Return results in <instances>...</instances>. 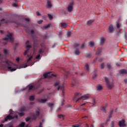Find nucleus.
<instances>
[{
	"label": "nucleus",
	"instance_id": "0eeeda50",
	"mask_svg": "<svg viewBox=\"0 0 127 127\" xmlns=\"http://www.w3.org/2000/svg\"><path fill=\"white\" fill-rule=\"evenodd\" d=\"M30 109H31V107H30L29 106H22L20 108L19 111L20 112H26L27 111L30 110Z\"/></svg>",
	"mask_w": 127,
	"mask_h": 127
},
{
	"label": "nucleus",
	"instance_id": "bf43d9fd",
	"mask_svg": "<svg viewBox=\"0 0 127 127\" xmlns=\"http://www.w3.org/2000/svg\"><path fill=\"white\" fill-rule=\"evenodd\" d=\"M104 61V58H101L99 60V62H102Z\"/></svg>",
	"mask_w": 127,
	"mask_h": 127
},
{
	"label": "nucleus",
	"instance_id": "bb28decb",
	"mask_svg": "<svg viewBox=\"0 0 127 127\" xmlns=\"http://www.w3.org/2000/svg\"><path fill=\"white\" fill-rule=\"evenodd\" d=\"M75 86H77V82H76V80H74L72 82L71 87H75Z\"/></svg>",
	"mask_w": 127,
	"mask_h": 127
},
{
	"label": "nucleus",
	"instance_id": "4be33fe9",
	"mask_svg": "<svg viewBox=\"0 0 127 127\" xmlns=\"http://www.w3.org/2000/svg\"><path fill=\"white\" fill-rule=\"evenodd\" d=\"M61 26L63 28H66V27H67V24H66V23H65V22H61Z\"/></svg>",
	"mask_w": 127,
	"mask_h": 127
},
{
	"label": "nucleus",
	"instance_id": "4468645a",
	"mask_svg": "<svg viewBox=\"0 0 127 127\" xmlns=\"http://www.w3.org/2000/svg\"><path fill=\"white\" fill-rule=\"evenodd\" d=\"M39 48V44H38L37 42L34 41L33 44V50L34 51H36L37 49Z\"/></svg>",
	"mask_w": 127,
	"mask_h": 127
},
{
	"label": "nucleus",
	"instance_id": "20e7f679",
	"mask_svg": "<svg viewBox=\"0 0 127 127\" xmlns=\"http://www.w3.org/2000/svg\"><path fill=\"white\" fill-rule=\"evenodd\" d=\"M105 82L106 83L107 87L110 90H112L113 88L114 87V83L113 82H110L109 81V78H108L107 77H105Z\"/></svg>",
	"mask_w": 127,
	"mask_h": 127
},
{
	"label": "nucleus",
	"instance_id": "9d476101",
	"mask_svg": "<svg viewBox=\"0 0 127 127\" xmlns=\"http://www.w3.org/2000/svg\"><path fill=\"white\" fill-rule=\"evenodd\" d=\"M118 125L120 127H127V124H126V120L125 119H122L121 121H120L119 122Z\"/></svg>",
	"mask_w": 127,
	"mask_h": 127
},
{
	"label": "nucleus",
	"instance_id": "72a5a7b5",
	"mask_svg": "<svg viewBox=\"0 0 127 127\" xmlns=\"http://www.w3.org/2000/svg\"><path fill=\"white\" fill-rule=\"evenodd\" d=\"M85 67H86L87 71H88V72H89V71L90 70V69L89 68V64H86Z\"/></svg>",
	"mask_w": 127,
	"mask_h": 127
},
{
	"label": "nucleus",
	"instance_id": "423d86ee",
	"mask_svg": "<svg viewBox=\"0 0 127 127\" xmlns=\"http://www.w3.org/2000/svg\"><path fill=\"white\" fill-rule=\"evenodd\" d=\"M29 41H27L25 44V46L27 50L25 51L24 53V55H26V54L28 53V52L29 51V49L31 48V46L29 45Z\"/></svg>",
	"mask_w": 127,
	"mask_h": 127
},
{
	"label": "nucleus",
	"instance_id": "79ce46f5",
	"mask_svg": "<svg viewBox=\"0 0 127 127\" xmlns=\"http://www.w3.org/2000/svg\"><path fill=\"white\" fill-rule=\"evenodd\" d=\"M62 34H63V32L62 31H61V32H59V37L60 38H62Z\"/></svg>",
	"mask_w": 127,
	"mask_h": 127
},
{
	"label": "nucleus",
	"instance_id": "1a4fd4ad",
	"mask_svg": "<svg viewBox=\"0 0 127 127\" xmlns=\"http://www.w3.org/2000/svg\"><path fill=\"white\" fill-rule=\"evenodd\" d=\"M74 4V1H71L69 3V5L67 7V10L68 12H72L73 10V5Z\"/></svg>",
	"mask_w": 127,
	"mask_h": 127
},
{
	"label": "nucleus",
	"instance_id": "49530a36",
	"mask_svg": "<svg viewBox=\"0 0 127 127\" xmlns=\"http://www.w3.org/2000/svg\"><path fill=\"white\" fill-rule=\"evenodd\" d=\"M107 67H108V69H112V66H111L110 64L108 63L107 64Z\"/></svg>",
	"mask_w": 127,
	"mask_h": 127
},
{
	"label": "nucleus",
	"instance_id": "8fccbe9b",
	"mask_svg": "<svg viewBox=\"0 0 127 127\" xmlns=\"http://www.w3.org/2000/svg\"><path fill=\"white\" fill-rule=\"evenodd\" d=\"M86 48V45H85V43L82 44L81 46V48L82 49H83V48Z\"/></svg>",
	"mask_w": 127,
	"mask_h": 127
},
{
	"label": "nucleus",
	"instance_id": "a19ab883",
	"mask_svg": "<svg viewBox=\"0 0 127 127\" xmlns=\"http://www.w3.org/2000/svg\"><path fill=\"white\" fill-rule=\"evenodd\" d=\"M3 52L4 55H7V53H8V52L6 49L3 50Z\"/></svg>",
	"mask_w": 127,
	"mask_h": 127
},
{
	"label": "nucleus",
	"instance_id": "7ed1b4c3",
	"mask_svg": "<svg viewBox=\"0 0 127 127\" xmlns=\"http://www.w3.org/2000/svg\"><path fill=\"white\" fill-rule=\"evenodd\" d=\"M4 63H5V64H6V65H7V66H8L7 69L8 70H9L10 71H11V72H13V71H15V70H16V68H12L11 67V65H12V63H11L9 61L6 60L4 61Z\"/></svg>",
	"mask_w": 127,
	"mask_h": 127
},
{
	"label": "nucleus",
	"instance_id": "4d7b16f0",
	"mask_svg": "<svg viewBox=\"0 0 127 127\" xmlns=\"http://www.w3.org/2000/svg\"><path fill=\"white\" fill-rule=\"evenodd\" d=\"M81 127H89L88 124H83Z\"/></svg>",
	"mask_w": 127,
	"mask_h": 127
},
{
	"label": "nucleus",
	"instance_id": "f257e3e1",
	"mask_svg": "<svg viewBox=\"0 0 127 127\" xmlns=\"http://www.w3.org/2000/svg\"><path fill=\"white\" fill-rule=\"evenodd\" d=\"M80 97V93H75L74 94V97L73 98V101H76V103H77V102H79V101H80V100H82V99H85L83 100V102H84V101H85V100H86V99H88V98H89V95H84L83 96H82L81 97ZM77 98H78V99L76 100V99H77Z\"/></svg>",
	"mask_w": 127,
	"mask_h": 127
},
{
	"label": "nucleus",
	"instance_id": "680f3d73",
	"mask_svg": "<svg viewBox=\"0 0 127 127\" xmlns=\"http://www.w3.org/2000/svg\"><path fill=\"white\" fill-rule=\"evenodd\" d=\"M36 59H40V55H38L36 57Z\"/></svg>",
	"mask_w": 127,
	"mask_h": 127
},
{
	"label": "nucleus",
	"instance_id": "3c124183",
	"mask_svg": "<svg viewBox=\"0 0 127 127\" xmlns=\"http://www.w3.org/2000/svg\"><path fill=\"white\" fill-rule=\"evenodd\" d=\"M98 76V73H95L92 76V79H95V78Z\"/></svg>",
	"mask_w": 127,
	"mask_h": 127
},
{
	"label": "nucleus",
	"instance_id": "0e129e2a",
	"mask_svg": "<svg viewBox=\"0 0 127 127\" xmlns=\"http://www.w3.org/2000/svg\"><path fill=\"white\" fill-rule=\"evenodd\" d=\"M31 34H34V31L33 30H31L30 32Z\"/></svg>",
	"mask_w": 127,
	"mask_h": 127
},
{
	"label": "nucleus",
	"instance_id": "338daca9",
	"mask_svg": "<svg viewBox=\"0 0 127 127\" xmlns=\"http://www.w3.org/2000/svg\"><path fill=\"white\" fill-rule=\"evenodd\" d=\"M12 5H13V6H14L15 7H16L17 6V4L15 3H13Z\"/></svg>",
	"mask_w": 127,
	"mask_h": 127
},
{
	"label": "nucleus",
	"instance_id": "864d4df0",
	"mask_svg": "<svg viewBox=\"0 0 127 127\" xmlns=\"http://www.w3.org/2000/svg\"><path fill=\"white\" fill-rule=\"evenodd\" d=\"M44 53V51H43V50L41 49L39 50V54H42V53Z\"/></svg>",
	"mask_w": 127,
	"mask_h": 127
},
{
	"label": "nucleus",
	"instance_id": "6ab92c4d",
	"mask_svg": "<svg viewBox=\"0 0 127 127\" xmlns=\"http://www.w3.org/2000/svg\"><path fill=\"white\" fill-rule=\"evenodd\" d=\"M2 21H4V22L5 23H7L8 22H10L11 23H13V22H15L14 21H11V20L6 21L4 19H2L0 20L1 23V22H2Z\"/></svg>",
	"mask_w": 127,
	"mask_h": 127
},
{
	"label": "nucleus",
	"instance_id": "6e6552de",
	"mask_svg": "<svg viewBox=\"0 0 127 127\" xmlns=\"http://www.w3.org/2000/svg\"><path fill=\"white\" fill-rule=\"evenodd\" d=\"M14 117H12L10 114H9L6 117L4 118V120L2 121V123L3 124L5 122H7V121H11V120H13Z\"/></svg>",
	"mask_w": 127,
	"mask_h": 127
},
{
	"label": "nucleus",
	"instance_id": "09e8293b",
	"mask_svg": "<svg viewBox=\"0 0 127 127\" xmlns=\"http://www.w3.org/2000/svg\"><path fill=\"white\" fill-rule=\"evenodd\" d=\"M66 35L67 37H70V36H71V32L70 31L67 32L66 33Z\"/></svg>",
	"mask_w": 127,
	"mask_h": 127
},
{
	"label": "nucleus",
	"instance_id": "f8f14e48",
	"mask_svg": "<svg viewBox=\"0 0 127 127\" xmlns=\"http://www.w3.org/2000/svg\"><path fill=\"white\" fill-rule=\"evenodd\" d=\"M51 72H48L47 73L44 74L43 76L45 78H52V77H56V75H55L53 73H51L50 75V73Z\"/></svg>",
	"mask_w": 127,
	"mask_h": 127
},
{
	"label": "nucleus",
	"instance_id": "cd10ccee",
	"mask_svg": "<svg viewBox=\"0 0 127 127\" xmlns=\"http://www.w3.org/2000/svg\"><path fill=\"white\" fill-rule=\"evenodd\" d=\"M103 87L101 85H99L97 86V90H98V91H101Z\"/></svg>",
	"mask_w": 127,
	"mask_h": 127
},
{
	"label": "nucleus",
	"instance_id": "f704fd0d",
	"mask_svg": "<svg viewBox=\"0 0 127 127\" xmlns=\"http://www.w3.org/2000/svg\"><path fill=\"white\" fill-rule=\"evenodd\" d=\"M25 126V123L24 122H22L20 125L19 127H24Z\"/></svg>",
	"mask_w": 127,
	"mask_h": 127
},
{
	"label": "nucleus",
	"instance_id": "37998d69",
	"mask_svg": "<svg viewBox=\"0 0 127 127\" xmlns=\"http://www.w3.org/2000/svg\"><path fill=\"white\" fill-rule=\"evenodd\" d=\"M110 126L111 127H115V121L111 122Z\"/></svg>",
	"mask_w": 127,
	"mask_h": 127
},
{
	"label": "nucleus",
	"instance_id": "393cba45",
	"mask_svg": "<svg viewBox=\"0 0 127 127\" xmlns=\"http://www.w3.org/2000/svg\"><path fill=\"white\" fill-rule=\"evenodd\" d=\"M95 21L94 20H90L87 22V25H91L93 22Z\"/></svg>",
	"mask_w": 127,
	"mask_h": 127
},
{
	"label": "nucleus",
	"instance_id": "7c9ffc66",
	"mask_svg": "<svg viewBox=\"0 0 127 127\" xmlns=\"http://www.w3.org/2000/svg\"><path fill=\"white\" fill-rule=\"evenodd\" d=\"M50 26H51V24H48V25H46L44 26V28L45 29H46L50 27Z\"/></svg>",
	"mask_w": 127,
	"mask_h": 127
},
{
	"label": "nucleus",
	"instance_id": "4c0bfd02",
	"mask_svg": "<svg viewBox=\"0 0 127 127\" xmlns=\"http://www.w3.org/2000/svg\"><path fill=\"white\" fill-rule=\"evenodd\" d=\"M31 120V118L28 117L26 118H25V121L26 122H29V121H30Z\"/></svg>",
	"mask_w": 127,
	"mask_h": 127
},
{
	"label": "nucleus",
	"instance_id": "052dcab7",
	"mask_svg": "<svg viewBox=\"0 0 127 127\" xmlns=\"http://www.w3.org/2000/svg\"><path fill=\"white\" fill-rule=\"evenodd\" d=\"M3 56V55L0 54V61H1V60H2Z\"/></svg>",
	"mask_w": 127,
	"mask_h": 127
},
{
	"label": "nucleus",
	"instance_id": "a18cd8bd",
	"mask_svg": "<svg viewBox=\"0 0 127 127\" xmlns=\"http://www.w3.org/2000/svg\"><path fill=\"white\" fill-rule=\"evenodd\" d=\"M43 123H44V120H43L42 122H40V125L39 127H42V125H43Z\"/></svg>",
	"mask_w": 127,
	"mask_h": 127
},
{
	"label": "nucleus",
	"instance_id": "9b49d317",
	"mask_svg": "<svg viewBox=\"0 0 127 127\" xmlns=\"http://www.w3.org/2000/svg\"><path fill=\"white\" fill-rule=\"evenodd\" d=\"M80 46L79 44H74V48H75V51H74V53L75 55H79L80 54V51L79 50V48L78 47Z\"/></svg>",
	"mask_w": 127,
	"mask_h": 127
},
{
	"label": "nucleus",
	"instance_id": "ddd939ff",
	"mask_svg": "<svg viewBox=\"0 0 127 127\" xmlns=\"http://www.w3.org/2000/svg\"><path fill=\"white\" fill-rule=\"evenodd\" d=\"M35 113V114H33L32 120L34 121H35L40 115V112L38 110H36Z\"/></svg>",
	"mask_w": 127,
	"mask_h": 127
},
{
	"label": "nucleus",
	"instance_id": "603ef678",
	"mask_svg": "<svg viewBox=\"0 0 127 127\" xmlns=\"http://www.w3.org/2000/svg\"><path fill=\"white\" fill-rule=\"evenodd\" d=\"M60 84V82H57L56 83L54 84V86L55 87H57V86H59V85Z\"/></svg>",
	"mask_w": 127,
	"mask_h": 127
},
{
	"label": "nucleus",
	"instance_id": "c756f323",
	"mask_svg": "<svg viewBox=\"0 0 127 127\" xmlns=\"http://www.w3.org/2000/svg\"><path fill=\"white\" fill-rule=\"evenodd\" d=\"M101 52H102V48H100L97 51L96 54H97V55H99L101 53Z\"/></svg>",
	"mask_w": 127,
	"mask_h": 127
},
{
	"label": "nucleus",
	"instance_id": "e2e57ef3",
	"mask_svg": "<svg viewBox=\"0 0 127 127\" xmlns=\"http://www.w3.org/2000/svg\"><path fill=\"white\" fill-rule=\"evenodd\" d=\"M36 14L38 15V16H40V15H41V14H40L39 11L36 12Z\"/></svg>",
	"mask_w": 127,
	"mask_h": 127
},
{
	"label": "nucleus",
	"instance_id": "a211bd4d",
	"mask_svg": "<svg viewBox=\"0 0 127 127\" xmlns=\"http://www.w3.org/2000/svg\"><path fill=\"white\" fill-rule=\"evenodd\" d=\"M113 31H114V26L111 25L108 28V32L109 33H112Z\"/></svg>",
	"mask_w": 127,
	"mask_h": 127
},
{
	"label": "nucleus",
	"instance_id": "aec40b11",
	"mask_svg": "<svg viewBox=\"0 0 127 127\" xmlns=\"http://www.w3.org/2000/svg\"><path fill=\"white\" fill-rule=\"evenodd\" d=\"M105 41H106V39H105V38L101 37L100 38V45H103L104 43H105Z\"/></svg>",
	"mask_w": 127,
	"mask_h": 127
},
{
	"label": "nucleus",
	"instance_id": "e433bc0d",
	"mask_svg": "<svg viewBox=\"0 0 127 127\" xmlns=\"http://www.w3.org/2000/svg\"><path fill=\"white\" fill-rule=\"evenodd\" d=\"M111 118H112V117H110V116H108V117L107 118V119L106 120V122L105 123L106 125H107L108 122H110V120H111Z\"/></svg>",
	"mask_w": 127,
	"mask_h": 127
},
{
	"label": "nucleus",
	"instance_id": "58836bf2",
	"mask_svg": "<svg viewBox=\"0 0 127 127\" xmlns=\"http://www.w3.org/2000/svg\"><path fill=\"white\" fill-rule=\"evenodd\" d=\"M101 69H104V68H105V63H102L101 64V66H100Z\"/></svg>",
	"mask_w": 127,
	"mask_h": 127
},
{
	"label": "nucleus",
	"instance_id": "5fc2aeb1",
	"mask_svg": "<svg viewBox=\"0 0 127 127\" xmlns=\"http://www.w3.org/2000/svg\"><path fill=\"white\" fill-rule=\"evenodd\" d=\"M92 104L93 106L96 105V101L95 100V99H92Z\"/></svg>",
	"mask_w": 127,
	"mask_h": 127
},
{
	"label": "nucleus",
	"instance_id": "c03bdc74",
	"mask_svg": "<svg viewBox=\"0 0 127 127\" xmlns=\"http://www.w3.org/2000/svg\"><path fill=\"white\" fill-rule=\"evenodd\" d=\"M18 115H19V117H23V116H24V113L23 112H21V113H19Z\"/></svg>",
	"mask_w": 127,
	"mask_h": 127
},
{
	"label": "nucleus",
	"instance_id": "f3484780",
	"mask_svg": "<svg viewBox=\"0 0 127 127\" xmlns=\"http://www.w3.org/2000/svg\"><path fill=\"white\" fill-rule=\"evenodd\" d=\"M38 103H40L41 104H44L47 102V100L45 99H42L41 98H39L37 99Z\"/></svg>",
	"mask_w": 127,
	"mask_h": 127
},
{
	"label": "nucleus",
	"instance_id": "39448f33",
	"mask_svg": "<svg viewBox=\"0 0 127 127\" xmlns=\"http://www.w3.org/2000/svg\"><path fill=\"white\" fill-rule=\"evenodd\" d=\"M39 87H40V85H38L37 84L30 85L28 87V92H30V91H35V90H37L38 88H39Z\"/></svg>",
	"mask_w": 127,
	"mask_h": 127
},
{
	"label": "nucleus",
	"instance_id": "b1692460",
	"mask_svg": "<svg viewBox=\"0 0 127 127\" xmlns=\"http://www.w3.org/2000/svg\"><path fill=\"white\" fill-rule=\"evenodd\" d=\"M107 108V105H105L104 106L102 107L101 108V111H103L104 113H107V111H106V108Z\"/></svg>",
	"mask_w": 127,
	"mask_h": 127
},
{
	"label": "nucleus",
	"instance_id": "c9c22d12",
	"mask_svg": "<svg viewBox=\"0 0 127 127\" xmlns=\"http://www.w3.org/2000/svg\"><path fill=\"white\" fill-rule=\"evenodd\" d=\"M34 96H30L29 100L30 101H34L35 100Z\"/></svg>",
	"mask_w": 127,
	"mask_h": 127
},
{
	"label": "nucleus",
	"instance_id": "2eb2a0df",
	"mask_svg": "<svg viewBox=\"0 0 127 127\" xmlns=\"http://www.w3.org/2000/svg\"><path fill=\"white\" fill-rule=\"evenodd\" d=\"M119 72L120 75H127V70L125 69H122L119 70Z\"/></svg>",
	"mask_w": 127,
	"mask_h": 127
},
{
	"label": "nucleus",
	"instance_id": "dca6fc26",
	"mask_svg": "<svg viewBox=\"0 0 127 127\" xmlns=\"http://www.w3.org/2000/svg\"><path fill=\"white\" fill-rule=\"evenodd\" d=\"M58 90L59 91V90H61L62 92V95L64 97V85H59V87H58Z\"/></svg>",
	"mask_w": 127,
	"mask_h": 127
},
{
	"label": "nucleus",
	"instance_id": "2f4dec72",
	"mask_svg": "<svg viewBox=\"0 0 127 127\" xmlns=\"http://www.w3.org/2000/svg\"><path fill=\"white\" fill-rule=\"evenodd\" d=\"M58 117L59 119H63V120H64V115L62 114L58 115Z\"/></svg>",
	"mask_w": 127,
	"mask_h": 127
},
{
	"label": "nucleus",
	"instance_id": "774afa93",
	"mask_svg": "<svg viewBox=\"0 0 127 127\" xmlns=\"http://www.w3.org/2000/svg\"><path fill=\"white\" fill-rule=\"evenodd\" d=\"M105 125L104 123H102L100 125V127H104L105 126H104Z\"/></svg>",
	"mask_w": 127,
	"mask_h": 127
},
{
	"label": "nucleus",
	"instance_id": "13d9d810",
	"mask_svg": "<svg viewBox=\"0 0 127 127\" xmlns=\"http://www.w3.org/2000/svg\"><path fill=\"white\" fill-rule=\"evenodd\" d=\"M120 27H121V25L120 24V23L117 22V28L118 29L120 28Z\"/></svg>",
	"mask_w": 127,
	"mask_h": 127
},
{
	"label": "nucleus",
	"instance_id": "ea45409f",
	"mask_svg": "<svg viewBox=\"0 0 127 127\" xmlns=\"http://www.w3.org/2000/svg\"><path fill=\"white\" fill-rule=\"evenodd\" d=\"M89 45L90 47H93V46H94V43L93 42H90L89 43Z\"/></svg>",
	"mask_w": 127,
	"mask_h": 127
},
{
	"label": "nucleus",
	"instance_id": "de8ad7c7",
	"mask_svg": "<svg viewBox=\"0 0 127 127\" xmlns=\"http://www.w3.org/2000/svg\"><path fill=\"white\" fill-rule=\"evenodd\" d=\"M48 17H49V19H50L51 20L52 19H53V16L51 15L50 14H48Z\"/></svg>",
	"mask_w": 127,
	"mask_h": 127
},
{
	"label": "nucleus",
	"instance_id": "473e14b6",
	"mask_svg": "<svg viewBox=\"0 0 127 127\" xmlns=\"http://www.w3.org/2000/svg\"><path fill=\"white\" fill-rule=\"evenodd\" d=\"M43 39L45 40V39H47V33H46L44 36H42Z\"/></svg>",
	"mask_w": 127,
	"mask_h": 127
},
{
	"label": "nucleus",
	"instance_id": "412c9836",
	"mask_svg": "<svg viewBox=\"0 0 127 127\" xmlns=\"http://www.w3.org/2000/svg\"><path fill=\"white\" fill-rule=\"evenodd\" d=\"M47 7H48V8H51V7H52V4L50 1H47Z\"/></svg>",
	"mask_w": 127,
	"mask_h": 127
},
{
	"label": "nucleus",
	"instance_id": "5701e85b",
	"mask_svg": "<svg viewBox=\"0 0 127 127\" xmlns=\"http://www.w3.org/2000/svg\"><path fill=\"white\" fill-rule=\"evenodd\" d=\"M48 107H49V108H50L51 110H52L53 109V107L54 106V104H53L52 103L49 102L48 103Z\"/></svg>",
	"mask_w": 127,
	"mask_h": 127
},
{
	"label": "nucleus",
	"instance_id": "a878e982",
	"mask_svg": "<svg viewBox=\"0 0 127 127\" xmlns=\"http://www.w3.org/2000/svg\"><path fill=\"white\" fill-rule=\"evenodd\" d=\"M83 125V123H79L77 125H73L72 127H81V126Z\"/></svg>",
	"mask_w": 127,
	"mask_h": 127
},
{
	"label": "nucleus",
	"instance_id": "6e6d98bb",
	"mask_svg": "<svg viewBox=\"0 0 127 127\" xmlns=\"http://www.w3.org/2000/svg\"><path fill=\"white\" fill-rule=\"evenodd\" d=\"M32 59V57H30L27 61V63H28Z\"/></svg>",
	"mask_w": 127,
	"mask_h": 127
},
{
	"label": "nucleus",
	"instance_id": "c85d7f7f",
	"mask_svg": "<svg viewBox=\"0 0 127 127\" xmlns=\"http://www.w3.org/2000/svg\"><path fill=\"white\" fill-rule=\"evenodd\" d=\"M114 113V110H111L110 112H109V117H113V114Z\"/></svg>",
	"mask_w": 127,
	"mask_h": 127
},
{
	"label": "nucleus",
	"instance_id": "f03ea898",
	"mask_svg": "<svg viewBox=\"0 0 127 127\" xmlns=\"http://www.w3.org/2000/svg\"><path fill=\"white\" fill-rule=\"evenodd\" d=\"M3 39L5 40V41H9V42L11 43L13 42V36H12V33H8Z\"/></svg>",
	"mask_w": 127,
	"mask_h": 127
},
{
	"label": "nucleus",
	"instance_id": "69168bd1",
	"mask_svg": "<svg viewBox=\"0 0 127 127\" xmlns=\"http://www.w3.org/2000/svg\"><path fill=\"white\" fill-rule=\"evenodd\" d=\"M43 21H42V20L38 21V23H39V24H41V23H42Z\"/></svg>",
	"mask_w": 127,
	"mask_h": 127
}]
</instances>
